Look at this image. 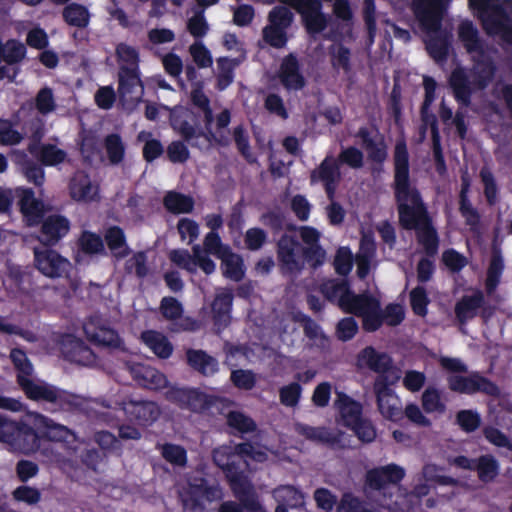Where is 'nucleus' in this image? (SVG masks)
Returning <instances> with one entry per match:
<instances>
[{"instance_id": "f257e3e1", "label": "nucleus", "mask_w": 512, "mask_h": 512, "mask_svg": "<svg viewBox=\"0 0 512 512\" xmlns=\"http://www.w3.org/2000/svg\"><path fill=\"white\" fill-rule=\"evenodd\" d=\"M393 165L392 188L399 224L405 230H415L425 254L434 257L439 249V236L420 191L411 183L409 152L404 140L395 144Z\"/></svg>"}, {"instance_id": "f03ea898", "label": "nucleus", "mask_w": 512, "mask_h": 512, "mask_svg": "<svg viewBox=\"0 0 512 512\" xmlns=\"http://www.w3.org/2000/svg\"><path fill=\"white\" fill-rule=\"evenodd\" d=\"M223 496L220 485L203 476L191 477L179 494L183 512H206L205 503L220 501Z\"/></svg>"}, {"instance_id": "7ed1b4c3", "label": "nucleus", "mask_w": 512, "mask_h": 512, "mask_svg": "<svg viewBox=\"0 0 512 512\" xmlns=\"http://www.w3.org/2000/svg\"><path fill=\"white\" fill-rule=\"evenodd\" d=\"M32 401L49 403L54 409L70 410L76 405V395L43 380H25L20 388Z\"/></svg>"}, {"instance_id": "20e7f679", "label": "nucleus", "mask_w": 512, "mask_h": 512, "mask_svg": "<svg viewBox=\"0 0 512 512\" xmlns=\"http://www.w3.org/2000/svg\"><path fill=\"white\" fill-rule=\"evenodd\" d=\"M450 0L440 1V6L434 8V17H439V23L435 25H423L421 21L419 25L427 34L425 46L428 54L436 62L446 61L449 55L451 35L447 30L442 29V21L444 14L448 8Z\"/></svg>"}, {"instance_id": "39448f33", "label": "nucleus", "mask_w": 512, "mask_h": 512, "mask_svg": "<svg viewBox=\"0 0 512 512\" xmlns=\"http://www.w3.org/2000/svg\"><path fill=\"white\" fill-rule=\"evenodd\" d=\"M301 253L302 245L295 236L286 233L281 235L276 243V258L282 275H297L304 269Z\"/></svg>"}, {"instance_id": "423d86ee", "label": "nucleus", "mask_w": 512, "mask_h": 512, "mask_svg": "<svg viewBox=\"0 0 512 512\" xmlns=\"http://www.w3.org/2000/svg\"><path fill=\"white\" fill-rule=\"evenodd\" d=\"M447 384L452 392L459 394L474 395L482 393L495 398H498L501 394L496 383L476 371L467 376L450 374L447 377Z\"/></svg>"}, {"instance_id": "0eeeda50", "label": "nucleus", "mask_w": 512, "mask_h": 512, "mask_svg": "<svg viewBox=\"0 0 512 512\" xmlns=\"http://www.w3.org/2000/svg\"><path fill=\"white\" fill-rule=\"evenodd\" d=\"M166 399L182 410H189L194 413H202L208 410L214 399L199 388L193 387H170L165 393Z\"/></svg>"}, {"instance_id": "6e6552de", "label": "nucleus", "mask_w": 512, "mask_h": 512, "mask_svg": "<svg viewBox=\"0 0 512 512\" xmlns=\"http://www.w3.org/2000/svg\"><path fill=\"white\" fill-rule=\"evenodd\" d=\"M229 486L237 501H222L217 512H267L251 483H235Z\"/></svg>"}, {"instance_id": "1a4fd4ad", "label": "nucleus", "mask_w": 512, "mask_h": 512, "mask_svg": "<svg viewBox=\"0 0 512 512\" xmlns=\"http://www.w3.org/2000/svg\"><path fill=\"white\" fill-rule=\"evenodd\" d=\"M357 361L359 366H366L377 373L375 379L386 377L390 383H397L400 379V371L394 365L392 357L385 352H378L373 346L362 349L357 356Z\"/></svg>"}, {"instance_id": "9d476101", "label": "nucleus", "mask_w": 512, "mask_h": 512, "mask_svg": "<svg viewBox=\"0 0 512 512\" xmlns=\"http://www.w3.org/2000/svg\"><path fill=\"white\" fill-rule=\"evenodd\" d=\"M213 462L219 467L229 485H235V483H250L245 471L248 467L247 461H241L237 454H234L233 447L221 446L213 450Z\"/></svg>"}, {"instance_id": "9b49d317", "label": "nucleus", "mask_w": 512, "mask_h": 512, "mask_svg": "<svg viewBox=\"0 0 512 512\" xmlns=\"http://www.w3.org/2000/svg\"><path fill=\"white\" fill-rule=\"evenodd\" d=\"M289 5L301 15L308 34L317 35L327 28L328 18L322 11L320 0H289Z\"/></svg>"}, {"instance_id": "f8f14e48", "label": "nucleus", "mask_w": 512, "mask_h": 512, "mask_svg": "<svg viewBox=\"0 0 512 512\" xmlns=\"http://www.w3.org/2000/svg\"><path fill=\"white\" fill-rule=\"evenodd\" d=\"M341 180L340 163L332 155H327L321 163L310 172L311 185L322 183L329 200H333Z\"/></svg>"}, {"instance_id": "ddd939ff", "label": "nucleus", "mask_w": 512, "mask_h": 512, "mask_svg": "<svg viewBox=\"0 0 512 512\" xmlns=\"http://www.w3.org/2000/svg\"><path fill=\"white\" fill-rule=\"evenodd\" d=\"M395 384L390 383L386 377L375 379L373 383L378 410L384 418L391 421H398L403 417L400 401L391 388Z\"/></svg>"}, {"instance_id": "4468645a", "label": "nucleus", "mask_w": 512, "mask_h": 512, "mask_svg": "<svg viewBox=\"0 0 512 512\" xmlns=\"http://www.w3.org/2000/svg\"><path fill=\"white\" fill-rule=\"evenodd\" d=\"M87 339L98 346L122 349L124 342L118 332L106 325L98 316H92L83 325Z\"/></svg>"}, {"instance_id": "2eb2a0df", "label": "nucleus", "mask_w": 512, "mask_h": 512, "mask_svg": "<svg viewBox=\"0 0 512 512\" xmlns=\"http://www.w3.org/2000/svg\"><path fill=\"white\" fill-rule=\"evenodd\" d=\"M122 410L128 421L143 427L152 425L161 415V409L156 402L143 399L123 400Z\"/></svg>"}, {"instance_id": "dca6fc26", "label": "nucleus", "mask_w": 512, "mask_h": 512, "mask_svg": "<svg viewBox=\"0 0 512 512\" xmlns=\"http://www.w3.org/2000/svg\"><path fill=\"white\" fill-rule=\"evenodd\" d=\"M296 432L305 439L327 445L332 449H345V433L337 430L332 431L326 427H314L308 424L297 423L295 425Z\"/></svg>"}, {"instance_id": "f3484780", "label": "nucleus", "mask_w": 512, "mask_h": 512, "mask_svg": "<svg viewBox=\"0 0 512 512\" xmlns=\"http://www.w3.org/2000/svg\"><path fill=\"white\" fill-rule=\"evenodd\" d=\"M34 261L36 268L49 278L62 277L70 266L66 258L52 249H35Z\"/></svg>"}, {"instance_id": "a211bd4d", "label": "nucleus", "mask_w": 512, "mask_h": 512, "mask_svg": "<svg viewBox=\"0 0 512 512\" xmlns=\"http://www.w3.org/2000/svg\"><path fill=\"white\" fill-rule=\"evenodd\" d=\"M39 240L47 246H55L69 233L70 220L61 214H51L41 219Z\"/></svg>"}, {"instance_id": "6ab92c4d", "label": "nucleus", "mask_w": 512, "mask_h": 512, "mask_svg": "<svg viewBox=\"0 0 512 512\" xmlns=\"http://www.w3.org/2000/svg\"><path fill=\"white\" fill-rule=\"evenodd\" d=\"M6 443L17 446L25 454L47 450L43 444L41 431L37 432L23 422L16 421V431L13 432V436Z\"/></svg>"}, {"instance_id": "aec40b11", "label": "nucleus", "mask_w": 512, "mask_h": 512, "mask_svg": "<svg viewBox=\"0 0 512 512\" xmlns=\"http://www.w3.org/2000/svg\"><path fill=\"white\" fill-rule=\"evenodd\" d=\"M191 102L203 112L204 125L207 130V136L213 138L214 142L220 146H228L230 144V138L227 135H220L217 137L215 132L212 130V124L214 122L213 110L210 106V99L203 91V84L195 86L191 91Z\"/></svg>"}, {"instance_id": "412c9836", "label": "nucleus", "mask_w": 512, "mask_h": 512, "mask_svg": "<svg viewBox=\"0 0 512 512\" xmlns=\"http://www.w3.org/2000/svg\"><path fill=\"white\" fill-rule=\"evenodd\" d=\"M278 76L281 84L288 91H299L306 86V79L301 72L300 63L293 53L282 59Z\"/></svg>"}, {"instance_id": "4be33fe9", "label": "nucleus", "mask_w": 512, "mask_h": 512, "mask_svg": "<svg viewBox=\"0 0 512 512\" xmlns=\"http://www.w3.org/2000/svg\"><path fill=\"white\" fill-rule=\"evenodd\" d=\"M234 295L231 289L223 288L216 293L211 303L212 321L218 331L231 323Z\"/></svg>"}, {"instance_id": "5701e85b", "label": "nucleus", "mask_w": 512, "mask_h": 512, "mask_svg": "<svg viewBox=\"0 0 512 512\" xmlns=\"http://www.w3.org/2000/svg\"><path fill=\"white\" fill-rule=\"evenodd\" d=\"M405 477V471L396 464L371 469L366 474V483L373 490L384 489L389 484H397Z\"/></svg>"}, {"instance_id": "b1692460", "label": "nucleus", "mask_w": 512, "mask_h": 512, "mask_svg": "<svg viewBox=\"0 0 512 512\" xmlns=\"http://www.w3.org/2000/svg\"><path fill=\"white\" fill-rule=\"evenodd\" d=\"M190 112L182 110L178 113H173L170 119L171 126L184 140L192 147H197V143L193 142L194 139L204 137L207 141H214L213 138L207 136V130L198 129L195 124L189 121Z\"/></svg>"}, {"instance_id": "393cba45", "label": "nucleus", "mask_w": 512, "mask_h": 512, "mask_svg": "<svg viewBox=\"0 0 512 512\" xmlns=\"http://www.w3.org/2000/svg\"><path fill=\"white\" fill-rule=\"evenodd\" d=\"M484 304V294L476 290L471 295H463L455 304L454 314L460 326H465L474 319Z\"/></svg>"}, {"instance_id": "a878e982", "label": "nucleus", "mask_w": 512, "mask_h": 512, "mask_svg": "<svg viewBox=\"0 0 512 512\" xmlns=\"http://www.w3.org/2000/svg\"><path fill=\"white\" fill-rule=\"evenodd\" d=\"M69 194L75 201L91 202L98 195V187L93 186L87 173L79 171L70 179Z\"/></svg>"}, {"instance_id": "bb28decb", "label": "nucleus", "mask_w": 512, "mask_h": 512, "mask_svg": "<svg viewBox=\"0 0 512 512\" xmlns=\"http://www.w3.org/2000/svg\"><path fill=\"white\" fill-rule=\"evenodd\" d=\"M355 136L361 140L362 146L367 152L368 159L382 166L388 156L387 145L383 137H380L378 142L375 141L371 135L370 129L366 126L360 127Z\"/></svg>"}, {"instance_id": "cd10ccee", "label": "nucleus", "mask_w": 512, "mask_h": 512, "mask_svg": "<svg viewBox=\"0 0 512 512\" xmlns=\"http://www.w3.org/2000/svg\"><path fill=\"white\" fill-rule=\"evenodd\" d=\"M131 374L138 385L150 390L161 389L167 384L166 376L149 365L135 364L131 367Z\"/></svg>"}, {"instance_id": "c85d7f7f", "label": "nucleus", "mask_w": 512, "mask_h": 512, "mask_svg": "<svg viewBox=\"0 0 512 512\" xmlns=\"http://www.w3.org/2000/svg\"><path fill=\"white\" fill-rule=\"evenodd\" d=\"M185 354L188 366L203 376H212L219 369L217 359L202 349L189 348Z\"/></svg>"}, {"instance_id": "c756f323", "label": "nucleus", "mask_w": 512, "mask_h": 512, "mask_svg": "<svg viewBox=\"0 0 512 512\" xmlns=\"http://www.w3.org/2000/svg\"><path fill=\"white\" fill-rule=\"evenodd\" d=\"M470 182L466 177H462L461 189L459 193V212L465 219V224L470 230L475 232L481 224V215L476 208L473 207L469 197Z\"/></svg>"}, {"instance_id": "7c9ffc66", "label": "nucleus", "mask_w": 512, "mask_h": 512, "mask_svg": "<svg viewBox=\"0 0 512 512\" xmlns=\"http://www.w3.org/2000/svg\"><path fill=\"white\" fill-rule=\"evenodd\" d=\"M142 93V82L139 77L138 69L135 67L120 66L118 72V93L120 98L125 101L127 98L133 99L136 89Z\"/></svg>"}, {"instance_id": "2f4dec72", "label": "nucleus", "mask_w": 512, "mask_h": 512, "mask_svg": "<svg viewBox=\"0 0 512 512\" xmlns=\"http://www.w3.org/2000/svg\"><path fill=\"white\" fill-rule=\"evenodd\" d=\"M28 151L35 156L44 166H56L63 163L67 153L54 144H39L32 142L28 145Z\"/></svg>"}, {"instance_id": "473e14b6", "label": "nucleus", "mask_w": 512, "mask_h": 512, "mask_svg": "<svg viewBox=\"0 0 512 512\" xmlns=\"http://www.w3.org/2000/svg\"><path fill=\"white\" fill-rule=\"evenodd\" d=\"M319 291L327 301L336 304L341 309L351 288L347 279L334 278L323 282L319 287Z\"/></svg>"}, {"instance_id": "72a5a7b5", "label": "nucleus", "mask_w": 512, "mask_h": 512, "mask_svg": "<svg viewBox=\"0 0 512 512\" xmlns=\"http://www.w3.org/2000/svg\"><path fill=\"white\" fill-rule=\"evenodd\" d=\"M335 407L338 409L343 424L349 428L362 418V405L344 392L337 393Z\"/></svg>"}, {"instance_id": "f704fd0d", "label": "nucleus", "mask_w": 512, "mask_h": 512, "mask_svg": "<svg viewBox=\"0 0 512 512\" xmlns=\"http://www.w3.org/2000/svg\"><path fill=\"white\" fill-rule=\"evenodd\" d=\"M347 296L348 297L341 310L347 314H352L357 317H361L371 308L377 307V303L379 302V299L369 294L367 291L356 294L351 290Z\"/></svg>"}, {"instance_id": "c9c22d12", "label": "nucleus", "mask_w": 512, "mask_h": 512, "mask_svg": "<svg viewBox=\"0 0 512 512\" xmlns=\"http://www.w3.org/2000/svg\"><path fill=\"white\" fill-rule=\"evenodd\" d=\"M103 241H105L107 247L117 259L126 258L131 253L125 232L120 226L113 225L108 227L105 230Z\"/></svg>"}, {"instance_id": "e433bc0d", "label": "nucleus", "mask_w": 512, "mask_h": 512, "mask_svg": "<svg viewBox=\"0 0 512 512\" xmlns=\"http://www.w3.org/2000/svg\"><path fill=\"white\" fill-rule=\"evenodd\" d=\"M455 100L463 107L471 104L472 88L469 78L464 70L455 69L449 78Z\"/></svg>"}, {"instance_id": "4c0bfd02", "label": "nucleus", "mask_w": 512, "mask_h": 512, "mask_svg": "<svg viewBox=\"0 0 512 512\" xmlns=\"http://www.w3.org/2000/svg\"><path fill=\"white\" fill-rule=\"evenodd\" d=\"M458 36L468 53L484 55V43L479 31L470 20L462 21L458 27Z\"/></svg>"}, {"instance_id": "58836bf2", "label": "nucleus", "mask_w": 512, "mask_h": 512, "mask_svg": "<svg viewBox=\"0 0 512 512\" xmlns=\"http://www.w3.org/2000/svg\"><path fill=\"white\" fill-rule=\"evenodd\" d=\"M143 343L159 358L168 359L173 353V345L161 332L147 330L142 332Z\"/></svg>"}, {"instance_id": "ea45409f", "label": "nucleus", "mask_w": 512, "mask_h": 512, "mask_svg": "<svg viewBox=\"0 0 512 512\" xmlns=\"http://www.w3.org/2000/svg\"><path fill=\"white\" fill-rule=\"evenodd\" d=\"M20 211L29 219L40 222L44 214V204L35 197L32 188H23L19 193Z\"/></svg>"}, {"instance_id": "a19ab883", "label": "nucleus", "mask_w": 512, "mask_h": 512, "mask_svg": "<svg viewBox=\"0 0 512 512\" xmlns=\"http://www.w3.org/2000/svg\"><path fill=\"white\" fill-rule=\"evenodd\" d=\"M221 269L224 277L239 282L245 275L244 262L240 255L228 250L222 254L221 257Z\"/></svg>"}, {"instance_id": "79ce46f5", "label": "nucleus", "mask_w": 512, "mask_h": 512, "mask_svg": "<svg viewBox=\"0 0 512 512\" xmlns=\"http://www.w3.org/2000/svg\"><path fill=\"white\" fill-rule=\"evenodd\" d=\"M164 208L175 215L191 213L194 200L191 196L177 191H168L163 198Z\"/></svg>"}, {"instance_id": "37998d69", "label": "nucleus", "mask_w": 512, "mask_h": 512, "mask_svg": "<svg viewBox=\"0 0 512 512\" xmlns=\"http://www.w3.org/2000/svg\"><path fill=\"white\" fill-rule=\"evenodd\" d=\"M10 359L16 370V382L21 388L25 380L32 379L31 377L34 372L33 364L26 352L21 348H13L10 352Z\"/></svg>"}, {"instance_id": "c03bdc74", "label": "nucleus", "mask_w": 512, "mask_h": 512, "mask_svg": "<svg viewBox=\"0 0 512 512\" xmlns=\"http://www.w3.org/2000/svg\"><path fill=\"white\" fill-rule=\"evenodd\" d=\"M274 498L279 505L287 508H302L305 505L303 492L293 485H283L274 490Z\"/></svg>"}, {"instance_id": "a18cd8bd", "label": "nucleus", "mask_w": 512, "mask_h": 512, "mask_svg": "<svg viewBox=\"0 0 512 512\" xmlns=\"http://www.w3.org/2000/svg\"><path fill=\"white\" fill-rule=\"evenodd\" d=\"M504 271V260L499 250H493L486 273L485 287L488 294L494 292Z\"/></svg>"}, {"instance_id": "49530a36", "label": "nucleus", "mask_w": 512, "mask_h": 512, "mask_svg": "<svg viewBox=\"0 0 512 512\" xmlns=\"http://www.w3.org/2000/svg\"><path fill=\"white\" fill-rule=\"evenodd\" d=\"M474 471L481 482L490 483L499 474V463L491 454L481 455L476 458Z\"/></svg>"}, {"instance_id": "de8ad7c7", "label": "nucleus", "mask_w": 512, "mask_h": 512, "mask_svg": "<svg viewBox=\"0 0 512 512\" xmlns=\"http://www.w3.org/2000/svg\"><path fill=\"white\" fill-rule=\"evenodd\" d=\"M42 424L41 434L44 445L47 442H68L72 436L71 431L66 426L57 424L49 418L44 417Z\"/></svg>"}, {"instance_id": "09e8293b", "label": "nucleus", "mask_w": 512, "mask_h": 512, "mask_svg": "<svg viewBox=\"0 0 512 512\" xmlns=\"http://www.w3.org/2000/svg\"><path fill=\"white\" fill-rule=\"evenodd\" d=\"M431 140L435 170L440 176H443L447 173V165L441 145V136L438 128L437 118L434 116H432L431 123Z\"/></svg>"}, {"instance_id": "8fccbe9b", "label": "nucleus", "mask_w": 512, "mask_h": 512, "mask_svg": "<svg viewBox=\"0 0 512 512\" xmlns=\"http://www.w3.org/2000/svg\"><path fill=\"white\" fill-rule=\"evenodd\" d=\"M63 19L70 26L86 28L90 21V13L85 6L71 3L64 8Z\"/></svg>"}, {"instance_id": "3c124183", "label": "nucleus", "mask_w": 512, "mask_h": 512, "mask_svg": "<svg viewBox=\"0 0 512 512\" xmlns=\"http://www.w3.org/2000/svg\"><path fill=\"white\" fill-rule=\"evenodd\" d=\"M79 250L86 255L105 254V246L102 237L92 231L84 230L78 239Z\"/></svg>"}, {"instance_id": "603ef678", "label": "nucleus", "mask_w": 512, "mask_h": 512, "mask_svg": "<svg viewBox=\"0 0 512 512\" xmlns=\"http://www.w3.org/2000/svg\"><path fill=\"white\" fill-rule=\"evenodd\" d=\"M159 451L162 458L172 466L180 468L186 467L188 457L187 450L183 446L166 442L159 445Z\"/></svg>"}, {"instance_id": "864d4df0", "label": "nucleus", "mask_w": 512, "mask_h": 512, "mask_svg": "<svg viewBox=\"0 0 512 512\" xmlns=\"http://www.w3.org/2000/svg\"><path fill=\"white\" fill-rule=\"evenodd\" d=\"M104 147L108 160L113 165H118L125 157V144L117 133L108 134L104 138Z\"/></svg>"}, {"instance_id": "5fc2aeb1", "label": "nucleus", "mask_w": 512, "mask_h": 512, "mask_svg": "<svg viewBox=\"0 0 512 512\" xmlns=\"http://www.w3.org/2000/svg\"><path fill=\"white\" fill-rule=\"evenodd\" d=\"M423 87L425 90L424 100L421 105V118L422 121L425 123V125H429L431 127L432 123V116L436 118L434 114H429L428 110L432 103L434 102L436 98V88H437V82L435 79L431 76H424L423 77Z\"/></svg>"}, {"instance_id": "6e6d98bb", "label": "nucleus", "mask_w": 512, "mask_h": 512, "mask_svg": "<svg viewBox=\"0 0 512 512\" xmlns=\"http://www.w3.org/2000/svg\"><path fill=\"white\" fill-rule=\"evenodd\" d=\"M219 73L217 75L216 87L218 90H225L234 80V69L238 65L236 59L221 57L217 60Z\"/></svg>"}, {"instance_id": "4d7b16f0", "label": "nucleus", "mask_w": 512, "mask_h": 512, "mask_svg": "<svg viewBox=\"0 0 512 512\" xmlns=\"http://www.w3.org/2000/svg\"><path fill=\"white\" fill-rule=\"evenodd\" d=\"M227 424L239 433H252L257 429L255 421L239 411H230L227 415Z\"/></svg>"}, {"instance_id": "13d9d810", "label": "nucleus", "mask_w": 512, "mask_h": 512, "mask_svg": "<svg viewBox=\"0 0 512 512\" xmlns=\"http://www.w3.org/2000/svg\"><path fill=\"white\" fill-rule=\"evenodd\" d=\"M410 306L415 315L425 317L430 299L425 287L418 285L410 291Z\"/></svg>"}, {"instance_id": "bf43d9fd", "label": "nucleus", "mask_w": 512, "mask_h": 512, "mask_svg": "<svg viewBox=\"0 0 512 512\" xmlns=\"http://www.w3.org/2000/svg\"><path fill=\"white\" fill-rule=\"evenodd\" d=\"M301 259L310 268L316 270L321 267L326 260V251L319 245L302 246Z\"/></svg>"}, {"instance_id": "052dcab7", "label": "nucleus", "mask_w": 512, "mask_h": 512, "mask_svg": "<svg viewBox=\"0 0 512 512\" xmlns=\"http://www.w3.org/2000/svg\"><path fill=\"white\" fill-rule=\"evenodd\" d=\"M263 40L273 48H284L288 42L286 29L267 25L262 30Z\"/></svg>"}, {"instance_id": "680f3d73", "label": "nucleus", "mask_w": 512, "mask_h": 512, "mask_svg": "<svg viewBox=\"0 0 512 512\" xmlns=\"http://www.w3.org/2000/svg\"><path fill=\"white\" fill-rule=\"evenodd\" d=\"M456 424L459 425L462 431L472 433L481 425L480 414L470 409L460 410L456 414Z\"/></svg>"}, {"instance_id": "e2e57ef3", "label": "nucleus", "mask_w": 512, "mask_h": 512, "mask_svg": "<svg viewBox=\"0 0 512 512\" xmlns=\"http://www.w3.org/2000/svg\"><path fill=\"white\" fill-rule=\"evenodd\" d=\"M115 56L119 63H124V66L135 67L138 69L139 65V52L138 50L124 42L116 45Z\"/></svg>"}, {"instance_id": "0e129e2a", "label": "nucleus", "mask_w": 512, "mask_h": 512, "mask_svg": "<svg viewBox=\"0 0 512 512\" xmlns=\"http://www.w3.org/2000/svg\"><path fill=\"white\" fill-rule=\"evenodd\" d=\"M480 178L484 186V196L487 203L490 206L495 205L498 201V186L493 173L487 168H482Z\"/></svg>"}, {"instance_id": "69168bd1", "label": "nucleus", "mask_w": 512, "mask_h": 512, "mask_svg": "<svg viewBox=\"0 0 512 512\" xmlns=\"http://www.w3.org/2000/svg\"><path fill=\"white\" fill-rule=\"evenodd\" d=\"M233 139L238 152L248 162H253L254 158L251 153L249 135L243 125H238L233 129Z\"/></svg>"}, {"instance_id": "338daca9", "label": "nucleus", "mask_w": 512, "mask_h": 512, "mask_svg": "<svg viewBox=\"0 0 512 512\" xmlns=\"http://www.w3.org/2000/svg\"><path fill=\"white\" fill-rule=\"evenodd\" d=\"M302 394V387L298 382H292L279 389V398L282 405L295 407L298 405Z\"/></svg>"}, {"instance_id": "774afa93", "label": "nucleus", "mask_w": 512, "mask_h": 512, "mask_svg": "<svg viewBox=\"0 0 512 512\" xmlns=\"http://www.w3.org/2000/svg\"><path fill=\"white\" fill-rule=\"evenodd\" d=\"M170 261L181 269L193 274L196 272L195 256L186 249H173L169 253Z\"/></svg>"}]
</instances>
